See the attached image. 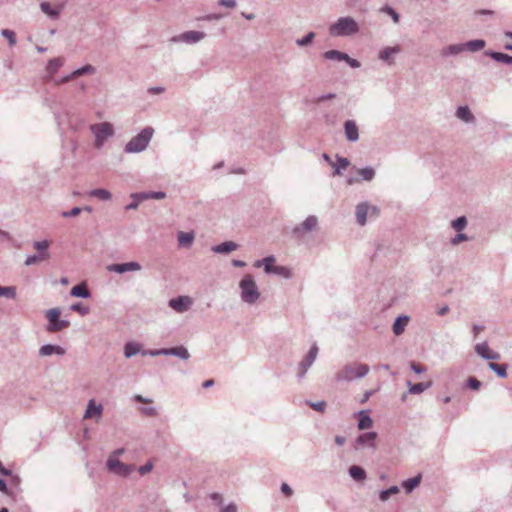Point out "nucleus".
I'll return each instance as SVG.
<instances>
[{"mask_svg": "<svg viewBox=\"0 0 512 512\" xmlns=\"http://www.w3.org/2000/svg\"><path fill=\"white\" fill-rule=\"evenodd\" d=\"M1 34L9 41L10 46H14L16 43L15 33L9 29H3Z\"/></svg>", "mask_w": 512, "mask_h": 512, "instance_id": "obj_48", "label": "nucleus"}, {"mask_svg": "<svg viewBox=\"0 0 512 512\" xmlns=\"http://www.w3.org/2000/svg\"><path fill=\"white\" fill-rule=\"evenodd\" d=\"M358 174L366 181H370L374 177V170L372 168H362L358 170Z\"/></svg>", "mask_w": 512, "mask_h": 512, "instance_id": "obj_45", "label": "nucleus"}, {"mask_svg": "<svg viewBox=\"0 0 512 512\" xmlns=\"http://www.w3.org/2000/svg\"><path fill=\"white\" fill-rule=\"evenodd\" d=\"M152 469H153V463L148 462L145 465L141 466L138 471H139L140 475H145V474L151 472Z\"/></svg>", "mask_w": 512, "mask_h": 512, "instance_id": "obj_54", "label": "nucleus"}, {"mask_svg": "<svg viewBox=\"0 0 512 512\" xmlns=\"http://www.w3.org/2000/svg\"><path fill=\"white\" fill-rule=\"evenodd\" d=\"M318 353V348L316 345H313L311 349L309 350L306 358L301 362V369L302 374H304L307 369L312 365V363L315 361Z\"/></svg>", "mask_w": 512, "mask_h": 512, "instance_id": "obj_16", "label": "nucleus"}, {"mask_svg": "<svg viewBox=\"0 0 512 512\" xmlns=\"http://www.w3.org/2000/svg\"><path fill=\"white\" fill-rule=\"evenodd\" d=\"M138 352H139V347H138L137 344H134V343L126 344L125 350H124V353H125L126 357L129 358V357L137 354Z\"/></svg>", "mask_w": 512, "mask_h": 512, "instance_id": "obj_43", "label": "nucleus"}, {"mask_svg": "<svg viewBox=\"0 0 512 512\" xmlns=\"http://www.w3.org/2000/svg\"><path fill=\"white\" fill-rule=\"evenodd\" d=\"M205 33L200 31H187L177 37H173V41H183L188 43H195L204 39Z\"/></svg>", "mask_w": 512, "mask_h": 512, "instance_id": "obj_12", "label": "nucleus"}, {"mask_svg": "<svg viewBox=\"0 0 512 512\" xmlns=\"http://www.w3.org/2000/svg\"><path fill=\"white\" fill-rule=\"evenodd\" d=\"M281 490L282 492L287 496H291L292 495V489L289 487L288 484L286 483H283L282 486H281Z\"/></svg>", "mask_w": 512, "mask_h": 512, "instance_id": "obj_59", "label": "nucleus"}, {"mask_svg": "<svg viewBox=\"0 0 512 512\" xmlns=\"http://www.w3.org/2000/svg\"><path fill=\"white\" fill-rule=\"evenodd\" d=\"M239 286L241 289V298L244 302L252 304L258 300L260 293L253 277L250 274L243 277Z\"/></svg>", "mask_w": 512, "mask_h": 512, "instance_id": "obj_3", "label": "nucleus"}, {"mask_svg": "<svg viewBox=\"0 0 512 512\" xmlns=\"http://www.w3.org/2000/svg\"><path fill=\"white\" fill-rule=\"evenodd\" d=\"M272 273L278 274V275H281V276H284V277H289L290 276L289 269L286 268V267H283V266H276V267H274V270H273Z\"/></svg>", "mask_w": 512, "mask_h": 512, "instance_id": "obj_52", "label": "nucleus"}, {"mask_svg": "<svg viewBox=\"0 0 512 512\" xmlns=\"http://www.w3.org/2000/svg\"><path fill=\"white\" fill-rule=\"evenodd\" d=\"M463 51H465L464 44H454V45H450L447 48H445L443 53L444 54H458Z\"/></svg>", "mask_w": 512, "mask_h": 512, "instance_id": "obj_40", "label": "nucleus"}, {"mask_svg": "<svg viewBox=\"0 0 512 512\" xmlns=\"http://www.w3.org/2000/svg\"><path fill=\"white\" fill-rule=\"evenodd\" d=\"M350 165V162L347 158H343V157H340L338 158L337 160V163L336 164H333V166L335 167V174L339 175L340 174V170L341 169H346L348 166Z\"/></svg>", "mask_w": 512, "mask_h": 512, "instance_id": "obj_39", "label": "nucleus"}, {"mask_svg": "<svg viewBox=\"0 0 512 512\" xmlns=\"http://www.w3.org/2000/svg\"><path fill=\"white\" fill-rule=\"evenodd\" d=\"M141 265L137 262H127L122 264H111L107 266V270L116 273H125L128 271H139Z\"/></svg>", "mask_w": 512, "mask_h": 512, "instance_id": "obj_10", "label": "nucleus"}, {"mask_svg": "<svg viewBox=\"0 0 512 512\" xmlns=\"http://www.w3.org/2000/svg\"><path fill=\"white\" fill-rule=\"evenodd\" d=\"M465 240H467V236L465 234H458L455 238H453L452 243L456 245Z\"/></svg>", "mask_w": 512, "mask_h": 512, "instance_id": "obj_60", "label": "nucleus"}, {"mask_svg": "<svg viewBox=\"0 0 512 512\" xmlns=\"http://www.w3.org/2000/svg\"><path fill=\"white\" fill-rule=\"evenodd\" d=\"M346 138L349 141H356L359 138L358 127L353 120H347L344 124Z\"/></svg>", "mask_w": 512, "mask_h": 512, "instance_id": "obj_15", "label": "nucleus"}, {"mask_svg": "<svg viewBox=\"0 0 512 512\" xmlns=\"http://www.w3.org/2000/svg\"><path fill=\"white\" fill-rule=\"evenodd\" d=\"M221 512H237V507L234 504H229L223 507Z\"/></svg>", "mask_w": 512, "mask_h": 512, "instance_id": "obj_64", "label": "nucleus"}, {"mask_svg": "<svg viewBox=\"0 0 512 512\" xmlns=\"http://www.w3.org/2000/svg\"><path fill=\"white\" fill-rule=\"evenodd\" d=\"M314 38V33L310 32L306 37L297 41L298 45L304 46L309 44Z\"/></svg>", "mask_w": 512, "mask_h": 512, "instance_id": "obj_55", "label": "nucleus"}, {"mask_svg": "<svg viewBox=\"0 0 512 512\" xmlns=\"http://www.w3.org/2000/svg\"><path fill=\"white\" fill-rule=\"evenodd\" d=\"M150 354L153 356L159 355V354H165V355L171 354V355L178 356L182 359H188L190 357L189 352L183 346H178V347H174V348H170V349H162V350H158V351H152V352H150Z\"/></svg>", "mask_w": 512, "mask_h": 512, "instance_id": "obj_13", "label": "nucleus"}, {"mask_svg": "<svg viewBox=\"0 0 512 512\" xmlns=\"http://www.w3.org/2000/svg\"><path fill=\"white\" fill-rule=\"evenodd\" d=\"M194 240V234L191 232H179L178 242L180 246H190Z\"/></svg>", "mask_w": 512, "mask_h": 512, "instance_id": "obj_32", "label": "nucleus"}, {"mask_svg": "<svg viewBox=\"0 0 512 512\" xmlns=\"http://www.w3.org/2000/svg\"><path fill=\"white\" fill-rule=\"evenodd\" d=\"M49 246H50V242L47 240L36 241L33 244L34 249H36L39 252V254H44V252H49L48 251Z\"/></svg>", "mask_w": 512, "mask_h": 512, "instance_id": "obj_41", "label": "nucleus"}, {"mask_svg": "<svg viewBox=\"0 0 512 512\" xmlns=\"http://www.w3.org/2000/svg\"><path fill=\"white\" fill-rule=\"evenodd\" d=\"M368 213L377 216L378 209L374 206H368L367 204L364 203L359 204L356 207V219L361 226L365 225Z\"/></svg>", "mask_w": 512, "mask_h": 512, "instance_id": "obj_8", "label": "nucleus"}, {"mask_svg": "<svg viewBox=\"0 0 512 512\" xmlns=\"http://www.w3.org/2000/svg\"><path fill=\"white\" fill-rule=\"evenodd\" d=\"M489 368L492 369L499 377L504 378L507 375V365L505 364L490 362Z\"/></svg>", "mask_w": 512, "mask_h": 512, "instance_id": "obj_34", "label": "nucleus"}, {"mask_svg": "<svg viewBox=\"0 0 512 512\" xmlns=\"http://www.w3.org/2000/svg\"><path fill=\"white\" fill-rule=\"evenodd\" d=\"M466 224H467L466 218L464 216H462L452 222V227L456 231H461L465 228Z\"/></svg>", "mask_w": 512, "mask_h": 512, "instance_id": "obj_47", "label": "nucleus"}, {"mask_svg": "<svg viewBox=\"0 0 512 512\" xmlns=\"http://www.w3.org/2000/svg\"><path fill=\"white\" fill-rule=\"evenodd\" d=\"M420 481H421V475H417L413 478L405 480L402 483V486L409 493L420 484Z\"/></svg>", "mask_w": 512, "mask_h": 512, "instance_id": "obj_31", "label": "nucleus"}, {"mask_svg": "<svg viewBox=\"0 0 512 512\" xmlns=\"http://www.w3.org/2000/svg\"><path fill=\"white\" fill-rule=\"evenodd\" d=\"M409 392L412 394H420L423 391H425L427 388L430 387L431 382L428 383H417V384H410Z\"/></svg>", "mask_w": 512, "mask_h": 512, "instance_id": "obj_36", "label": "nucleus"}, {"mask_svg": "<svg viewBox=\"0 0 512 512\" xmlns=\"http://www.w3.org/2000/svg\"><path fill=\"white\" fill-rule=\"evenodd\" d=\"M343 61H346L353 68H358L360 66V63L357 60L352 59L349 56L348 59H344Z\"/></svg>", "mask_w": 512, "mask_h": 512, "instance_id": "obj_63", "label": "nucleus"}, {"mask_svg": "<svg viewBox=\"0 0 512 512\" xmlns=\"http://www.w3.org/2000/svg\"><path fill=\"white\" fill-rule=\"evenodd\" d=\"M468 386L473 389V390H478L481 386V383L479 380H477L476 378L474 377H470L468 379Z\"/></svg>", "mask_w": 512, "mask_h": 512, "instance_id": "obj_53", "label": "nucleus"}, {"mask_svg": "<svg viewBox=\"0 0 512 512\" xmlns=\"http://www.w3.org/2000/svg\"><path fill=\"white\" fill-rule=\"evenodd\" d=\"M264 262V270L266 273H272L274 270L273 263L275 262V258L273 256H268L263 259Z\"/></svg>", "mask_w": 512, "mask_h": 512, "instance_id": "obj_46", "label": "nucleus"}, {"mask_svg": "<svg viewBox=\"0 0 512 512\" xmlns=\"http://www.w3.org/2000/svg\"><path fill=\"white\" fill-rule=\"evenodd\" d=\"M220 4L229 8H234L236 6L235 0H220Z\"/></svg>", "mask_w": 512, "mask_h": 512, "instance_id": "obj_62", "label": "nucleus"}, {"mask_svg": "<svg viewBox=\"0 0 512 512\" xmlns=\"http://www.w3.org/2000/svg\"><path fill=\"white\" fill-rule=\"evenodd\" d=\"M409 322V318L407 316L398 317L393 325V332L395 335H400L404 332L405 327Z\"/></svg>", "mask_w": 512, "mask_h": 512, "instance_id": "obj_21", "label": "nucleus"}, {"mask_svg": "<svg viewBox=\"0 0 512 512\" xmlns=\"http://www.w3.org/2000/svg\"><path fill=\"white\" fill-rule=\"evenodd\" d=\"M411 369H412L414 372H416V373H422V372H424V371L426 370V369H425V367H423L422 365L417 364V363H415V362H412V363H411Z\"/></svg>", "mask_w": 512, "mask_h": 512, "instance_id": "obj_57", "label": "nucleus"}, {"mask_svg": "<svg viewBox=\"0 0 512 512\" xmlns=\"http://www.w3.org/2000/svg\"><path fill=\"white\" fill-rule=\"evenodd\" d=\"M41 10H42L45 14H47V15H49V16H51V17H53V18H56V17L59 15V10H57V9H53V8L50 6V4H49V3H47V2H43V3L41 4Z\"/></svg>", "mask_w": 512, "mask_h": 512, "instance_id": "obj_42", "label": "nucleus"}, {"mask_svg": "<svg viewBox=\"0 0 512 512\" xmlns=\"http://www.w3.org/2000/svg\"><path fill=\"white\" fill-rule=\"evenodd\" d=\"M124 452L123 449L116 450L107 460V467L109 471L121 475L127 476L133 471L132 465H127L118 460L117 456Z\"/></svg>", "mask_w": 512, "mask_h": 512, "instance_id": "obj_6", "label": "nucleus"}, {"mask_svg": "<svg viewBox=\"0 0 512 512\" xmlns=\"http://www.w3.org/2000/svg\"><path fill=\"white\" fill-rule=\"evenodd\" d=\"M456 114L458 118L466 122H469L473 119V116L468 107H459Z\"/></svg>", "mask_w": 512, "mask_h": 512, "instance_id": "obj_38", "label": "nucleus"}, {"mask_svg": "<svg viewBox=\"0 0 512 512\" xmlns=\"http://www.w3.org/2000/svg\"><path fill=\"white\" fill-rule=\"evenodd\" d=\"M16 291L14 287H2L0 286V296L14 298Z\"/></svg>", "mask_w": 512, "mask_h": 512, "instance_id": "obj_49", "label": "nucleus"}, {"mask_svg": "<svg viewBox=\"0 0 512 512\" xmlns=\"http://www.w3.org/2000/svg\"><path fill=\"white\" fill-rule=\"evenodd\" d=\"M91 197H96L101 200H109L111 198V193L105 189H94L89 192Z\"/></svg>", "mask_w": 512, "mask_h": 512, "instance_id": "obj_35", "label": "nucleus"}, {"mask_svg": "<svg viewBox=\"0 0 512 512\" xmlns=\"http://www.w3.org/2000/svg\"><path fill=\"white\" fill-rule=\"evenodd\" d=\"M70 294L74 297L83 298H88L90 296V292L85 283H81L72 287Z\"/></svg>", "mask_w": 512, "mask_h": 512, "instance_id": "obj_20", "label": "nucleus"}, {"mask_svg": "<svg viewBox=\"0 0 512 512\" xmlns=\"http://www.w3.org/2000/svg\"><path fill=\"white\" fill-rule=\"evenodd\" d=\"M465 50L475 52L483 49L485 47V41L484 40H471L467 43H464Z\"/></svg>", "mask_w": 512, "mask_h": 512, "instance_id": "obj_30", "label": "nucleus"}, {"mask_svg": "<svg viewBox=\"0 0 512 512\" xmlns=\"http://www.w3.org/2000/svg\"><path fill=\"white\" fill-rule=\"evenodd\" d=\"M64 349L60 346H57V345H44L40 348V354L42 356H50L52 354H59V355H63L64 354Z\"/></svg>", "mask_w": 512, "mask_h": 512, "instance_id": "obj_19", "label": "nucleus"}, {"mask_svg": "<svg viewBox=\"0 0 512 512\" xmlns=\"http://www.w3.org/2000/svg\"><path fill=\"white\" fill-rule=\"evenodd\" d=\"M191 305L192 299L188 296H179L169 301V306L177 312H184L188 310Z\"/></svg>", "mask_w": 512, "mask_h": 512, "instance_id": "obj_9", "label": "nucleus"}, {"mask_svg": "<svg viewBox=\"0 0 512 512\" xmlns=\"http://www.w3.org/2000/svg\"><path fill=\"white\" fill-rule=\"evenodd\" d=\"M369 367L362 363H351L344 366L336 375L339 381H352L367 375Z\"/></svg>", "mask_w": 512, "mask_h": 512, "instance_id": "obj_1", "label": "nucleus"}, {"mask_svg": "<svg viewBox=\"0 0 512 512\" xmlns=\"http://www.w3.org/2000/svg\"><path fill=\"white\" fill-rule=\"evenodd\" d=\"M492 57L498 61H501V62H504V63H508V64H512V56H509L507 54H504V53H493L492 54Z\"/></svg>", "mask_w": 512, "mask_h": 512, "instance_id": "obj_50", "label": "nucleus"}, {"mask_svg": "<svg viewBox=\"0 0 512 512\" xmlns=\"http://www.w3.org/2000/svg\"><path fill=\"white\" fill-rule=\"evenodd\" d=\"M94 72H95V68L92 65L88 64V65L83 66L80 69L73 71L69 76H67L63 79V82H68L72 79H75V78L80 77L85 74H93Z\"/></svg>", "mask_w": 512, "mask_h": 512, "instance_id": "obj_17", "label": "nucleus"}, {"mask_svg": "<svg viewBox=\"0 0 512 512\" xmlns=\"http://www.w3.org/2000/svg\"><path fill=\"white\" fill-rule=\"evenodd\" d=\"M165 193L164 192H152V193H137V194H133L132 197L134 199H138L139 201H143V200H146V199H163L165 198Z\"/></svg>", "mask_w": 512, "mask_h": 512, "instance_id": "obj_22", "label": "nucleus"}, {"mask_svg": "<svg viewBox=\"0 0 512 512\" xmlns=\"http://www.w3.org/2000/svg\"><path fill=\"white\" fill-rule=\"evenodd\" d=\"M376 433L375 432H368L360 435L357 439L358 444L360 445H374V441L376 439Z\"/></svg>", "mask_w": 512, "mask_h": 512, "instance_id": "obj_26", "label": "nucleus"}, {"mask_svg": "<svg viewBox=\"0 0 512 512\" xmlns=\"http://www.w3.org/2000/svg\"><path fill=\"white\" fill-rule=\"evenodd\" d=\"M381 11H383V12L387 13L388 15H390L392 17L394 23H398L399 22V15H398V13L394 9H392L391 7L386 6V7L382 8Z\"/></svg>", "mask_w": 512, "mask_h": 512, "instance_id": "obj_51", "label": "nucleus"}, {"mask_svg": "<svg viewBox=\"0 0 512 512\" xmlns=\"http://www.w3.org/2000/svg\"><path fill=\"white\" fill-rule=\"evenodd\" d=\"M323 56L326 59L335 60V61H343L344 59H348V55L347 54H345L343 52H340V51H337V50L326 51L323 54Z\"/></svg>", "mask_w": 512, "mask_h": 512, "instance_id": "obj_27", "label": "nucleus"}, {"mask_svg": "<svg viewBox=\"0 0 512 512\" xmlns=\"http://www.w3.org/2000/svg\"><path fill=\"white\" fill-rule=\"evenodd\" d=\"M91 132L95 136V147L101 148L104 142L114 134V129L111 123L102 122L90 126Z\"/></svg>", "mask_w": 512, "mask_h": 512, "instance_id": "obj_5", "label": "nucleus"}, {"mask_svg": "<svg viewBox=\"0 0 512 512\" xmlns=\"http://www.w3.org/2000/svg\"><path fill=\"white\" fill-rule=\"evenodd\" d=\"M475 351L479 356L488 360L500 359V354L490 349L486 342L477 344L475 346Z\"/></svg>", "mask_w": 512, "mask_h": 512, "instance_id": "obj_11", "label": "nucleus"}, {"mask_svg": "<svg viewBox=\"0 0 512 512\" xmlns=\"http://www.w3.org/2000/svg\"><path fill=\"white\" fill-rule=\"evenodd\" d=\"M102 412H103L102 405L101 404L97 405L95 400L91 399L88 402V406H87L86 412L84 414V418L85 419H91V418L99 419L102 415Z\"/></svg>", "mask_w": 512, "mask_h": 512, "instance_id": "obj_14", "label": "nucleus"}, {"mask_svg": "<svg viewBox=\"0 0 512 512\" xmlns=\"http://www.w3.org/2000/svg\"><path fill=\"white\" fill-rule=\"evenodd\" d=\"M64 60L62 58L51 59L47 64V72L52 76L58 69L63 65Z\"/></svg>", "mask_w": 512, "mask_h": 512, "instance_id": "obj_29", "label": "nucleus"}, {"mask_svg": "<svg viewBox=\"0 0 512 512\" xmlns=\"http://www.w3.org/2000/svg\"><path fill=\"white\" fill-rule=\"evenodd\" d=\"M317 223L318 221L315 216H309L299 227L295 228L294 232L299 233L301 231H311L317 226Z\"/></svg>", "mask_w": 512, "mask_h": 512, "instance_id": "obj_18", "label": "nucleus"}, {"mask_svg": "<svg viewBox=\"0 0 512 512\" xmlns=\"http://www.w3.org/2000/svg\"><path fill=\"white\" fill-rule=\"evenodd\" d=\"M50 258L49 252H44V254L32 255L28 256L25 260V265L30 266L38 262L46 261Z\"/></svg>", "mask_w": 512, "mask_h": 512, "instance_id": "obj_28", "label": "nucleus"}, {"mask_svg": "<svg viewBox=\"0 0 512 512\" xmlns=\"http://www.w3.org/2000/svg\"><path fill=\"white\" fill-rule=\"evenodd\" d=\"M350 476L357 481H363L366 478V472L363 468L353 465L349 469Z\"/></svg>", "mask_w": 512, "mask_h": 512, "instance_id": "obj_24", "label": "nucleus"}, {"mask_svg": "<svg viewBox=\"0 0 512 512\" xmlns=\"http://www.w3.org/2000/svg\"><path fill=\"white\" fill-rule=\"evenodd\" d=\"M60 310L58 308L50 309L46 312V318L49 321L47 330L49 332H57L67 328L70 323L67 320H60Z\"/></svg>", "mask_w": 512, "mask_h": 512, "instance_id": "obj_7", "label": "nucleus"}, {"mask_svg": "<svg viewBox=\"0 0 512 512\" xmlns=\"http://www.w3.org/2000/svg\"><path fill=\"white\" fill-rule=\"evenodd\" d=\"M81 212V209L79 207L73 208L69 212H63V217H72V216H78Z\"/></svg>", "mask_w": 512, "mask_h": 512, "instance_id": "obj_56", "label": "nucleus"}, {"mask_svg": "<svg viewBox=\"0 0 512 512\" xmlns=\"http://www.w3.org/2000/svg\"><path fill=\"white\" fill-rule=\"evenodd\" d=\"M359 416H360L359 423H358L359 429L360 430L369 429L373 424L372 419L364 411H361L359 413Z\"/></svg>", "mask_w": 512, "mask_h": 512, "instance_id": "obj_33", "label": "nucleus"}, {"mask_svg": "<svg viewBox=\"0 0 512 512\" xmlns=\"http://www.w3.org/2000/svg\"><path fill=\"white\" fill-rule=\"evenodd\" d=\"M153 129L151 127L144 128L138 135L133 137L125 146V151L128 153H136L143 151L150 142Z\"/></svg>", "mask_w": 512, "mask_h": 512, "instance_id": "obj_2", "label": "nucleus"}, {"mask_svg": "<svg viewBox=\"0 0 512 512\" xmlns=\"http://www.w3.org/2000/svg\"><path fill=\"white\" fill-rule=\"evenodd\" d=\"M311 407L317 411L323 412L326 407V403L325 402L315 403V404H312Z\"/></svg>", "mask_w": 512, "mask_h": 512, "instance_id": "obj_61", "label": "nucleus"}, {"mask_svg": "<svg viewBox=\"0 0 512 512\" xmlns=\"http://www.w3.org/2000/svg\"><path fill=\"white\" fill-rule=\"evenodd\" d=\"M358 32V24L351 17H342L330 27L332 36H347Z\"/></svg>", "mask_w": 512, "mask_h": 512, "instance_id": "obj_4", "label": "nucleus"}, {"mask_svg": "<svg viewBox=\"0 0 512 512\" xmlns=\"http://www.w3.org/2000/svg\"><path fill=\"white\" fill-rule=\"evenodd\" d=\"M141 412L147 416H156L157 412L155 408L149 407V408H142Z\"/></svg>", "mask_w": 512, "mask_h": 512, "instance_id": "obj_58", "label": "nucleus"}, {"mask_svg": "<svg viewBox=\"0 0 512 512\" xmlns=\"http://www.w3.org/2000/svg\"><path fill=\"white\" fill-rule=\"evenodd\" d=\"M400 51L399 46L394 47H386L380 52V59L387 61L389 64H391V57L395 54H397Z\"/></svg>", "mask_w": 512, "mask_h": 512, "instance_id": "obj_25", "label": "nucleus"}, {"mask_svg": "<svg viewBox=\"0 0 512 512\" xmlns=\"http://www.w3.org/2000/svg\"><path fill=\"white\" fill-rule=\"evenodd\" d=\"M216 253H228L237 249V244L231 241L224 242L212 248Z\"/></svg>", "mask_w": 512, "mask_h": 512, "instance_id": "obj_23", "label": "nucleus"}, {"mask_svg": "<svg viewBox=\"0 0 512 512\" xmlns=\"http://www.w3.org/2000/svg\"><path fill=\"white\" fill-rule=\"evenodd\" d=\"M399 493V488L397 486H392L390 488H388L387 490H383L380 492L379 494V498L381 501H387L390 496L392 495H396Z\"/></svg>", "mask_w": 512, "mask_h": 512, "instance_id": "obj_37", "label": "nucleus"}, {"mask_svg": "<svg viewBox=\"0 0 512 512\" xmlns=\"http://www.w3.org/2000/svg\"><path fill=\"white\" fill-rule=\"evenodd\" d=\"M70 309L72 311H75L77 313H79L80 315L84 316V315H87L90 311L89 307L88 306H85L81 303H76V304H73Z\"/></svg>", "mask_w": 512, "mask_h": 512, "instance_id": "obj_44", "label": "nucleus"}]
</instances>
